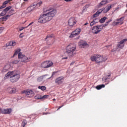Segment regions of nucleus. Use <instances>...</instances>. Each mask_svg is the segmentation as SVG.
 I'll return each instance as SVG.
<instances>
[{
  "label": "nucleus",
  "instance_id": "f257e3e1",
  "mask_svg": "<svg viewBox=\"0 0 127 127\" xmlns=\"http://www.w3.org/2000/svg\"><path fill=\"white\" fill-rule=\"evenodd\" d=\"M10 78V81L11 83H15V82H17L18 80H19V78H20V74L17 73L16 71H8L4 77V80H6V79H8Z\"/></svg>",
  "mask_w": 127,
  "mask_h": 127
},
{
  "label": "nucleus",
  "instance_id": "f03ea898",
  "mask_svg": "<svg viewBox=\"0 0 127 127\" xmlns=\"http://www.w3.org/2000/svg\"><path fill=\"white\" fill-rule=\"evenodd\" d=\"M66 53L70 58L73 57L76 54V47H74L72 45L67 46L66 48Z\"/></svg>",
  "mask_w": 127,
  "mask_h": 127
},
{
  "label": "nucleus",
  "instance_id": "7ed1b4c3",
  "mask_svg": "<svg viewBox=\"0 0 127 127\" xmlns=\"http://www.w3.org/2000/svg\"><path fill=\"white\" fill-rule=\"evenodd\" d=\"M44 12H46L49 15H50L52 17H54L57 13V10L52 8H49Z\"/></svg>",
  "mask_w": 127,
  "mask_h": 127
},
{
  "label": "nucleus",
  "instance_id": "20e7f679",
  "mask_svg": "<svg viewBox=\"0 0 127 127\" xmlns=\"http://www.w3.org/2000/svg\"><path fill=\"white\" fill-rule=\"evenodd\" d=\"M103 30V26L102 25H96L93 27L92 29V32L93 34H98L99 32Z\"/></svg>",
  "mask_w": 127,
  "mask_h": 127
},
{
  "label": "nucleus",
  "instance_id": "39448f33",
  "mask_svg": "<svg viewBox=\"0 0 127 127\" xmlns=\"http://www.w3.org/2000/svg\"><path fill=\"white\" fill-rule=\"evenodd\" d=\"M90 59L91 61H95L96 63H101V62H103L102 56L100 55H95L91 57Z\"/></svg>",
  "mask_w": 127,
  "mask_h": 127
},
{
  "label": "nucleus",
  "instance_id": "423d86ee",
  "mask_svg": "<svg viewBox=\"0 0 127 127\" xmlns=\"http://www.w3.org/2000/svg\"><path fill=\"white\" fill-rule=\"evenodd\" d=\"M18 57L19 59H21V62H23L24 63H25L26 62H27L29 59H30V57H27L26 56L23 55L22 53L20 52L18 55Z\"/></svg>",
  "mask_w": 127,
  "mask_h": 127
},
{
  "label": "nucleus",
  "instance_id": "0eeeda50",
  "mask_svg": "<svg viewBox=\"0 0 127 127\" xmlns=\"http://www.w3.org/2000/svg\"><path fill=\"white\" fill-rule=\"evenodd\" d=\"M52 65H53V62L50 61H46L41 64V67L44 68H49V67H51Z\"/></svg>",
  "mask_w": 127,
  "mask_h": 127
},
{
  "label": "nucleus",
  "instance_id": "6e6552de",
  "mask_svg": "<svg viewBox=\"0 0 127 127\" xmlns=\"http://www.w3.org/2000/svg\"><path fill=\"white\" fill-rule=\"evenodd\" d=\"M80 32H81V29L79 28L76 29L74 31H73L71 33L69 36V38H73V37H75V36L79 35V34H80Z\"/></svg>",
  "mask_w": 127,
  "mask_h": 127
},
{
  "label": "nucleus",
  "instance_id": "1a4fd4ad",
  "mask_svg": "<svg viewBox=\"0 0 127 127\" xmlns=\"http://www.w3.org/2000/svg\"><path fill=\"white\" fill-rule=\"evenodd\" d=\"M111 79V74L107 75L105 77L102 78V82L105 83L106 85H108L111 81H113V79H111V81L110 80Z\"/></svg>",
  "mask_w": 127,
  "mask_h": 127
},
{
  "label": "nucleus",
  "instance_id": "9d476101",
  "mask_svg": "<svg viewBox=\"0 0 127 127\" xmlns=\"http://www.w3.org/2000/svg\"><path fill=\"white\" fill-rule=\"evenodd\" d=\"M127 41V39H123L121 41L119 42L117 45L118 47L123 49L125 47V44Z\"/></svg>",
  "mask_w": 127,
  "mask_h": 127
},
{
  "label": "nucleus",
  "instance_id": "9b49d317",
  "mask_svg": "<svg viewBox=\"0 0 127 127\" xmlns=\"http://www.w3.org/2000/svg\"><path fill=\"white\" fill-rule=\"evenodd\" d=\"M45 16V14L41 15L40 18L38 19V22H39L40 23H46L47 21L46 20V17Z\"/></svg>",
  "mask_w": 127,
  "mask_h": 127
},
{
  "label": "nucleus",
  "instance_id": "f8f14e48",
  "mask_svg": "<svg viewBox=\"0 0 127 127\" xmlns=\"http://www.w3.org/2000/svg\"><path fill=\"white\" fill-rule=\"evenodd\" d=\"M75 24H76V20L75 19V18L73 17H70L68 20V25L70 27H73Z\"/></svg>",
  "mask_w": 127,
  "mask_h": 127
},
{
  "label": "nucleus",
  "instance_id": "ddd939ff",
  "mask_svg": "<svg viewBox=\"0 0 127 127\" xmlns=\"http://www.w3.org/2000/svg\"><path fill=\"white\" fill-rule=\"evenodd\" d=\"M64 82V76H61L59 77H58L55 80V83L56 84H58V85H61V84H62Z\"/></svg>",
  "mask_w": 127,
  "mask_h": 127
},
{
  "label": "nucleus",
  "instance_id": "4468645a",
  "mask_svg": "<svg viewBox=\"0 0 127 127\" xmlns=\"http://www.w3.org/2000/svg\"><path fill=\"white\" fill-rule=\"evenodd\" d=\"M113 0H102L98 4L99 7H101L102 5H104L106 3H109V2H111Z\"/></svg>",
  "mask_w": 127,
  "mask_h": 127
},
{
  "label": "nucleus",
  "instance_id": "2eb2a0df",
  "mask_svg": "<svg viewBox=\"0 0 127 127\" xmlns=\"http://www.w3.org/2000/svg\"><path fill=\"white\" fill-rule=\"evenodd\" d=\"M16 45V42L14 41H11L6 44V47H8V46H15Z\"/></svg>",
  "mask_w": 127,
  "mask_h": 127
},
{
  "label": "nucleus",
  "instance_id": "dca6fc26",
  "mask_svg": "<svg viewBox=\"0 0 127 127\" xmlns=\"http://www.w3.org/2000/svg\"><path fill=\"white\" fill-rule=\"evenodd\" d=\"M47 76H48V74H45L38 77L37 79L38 82H42L43 80H45V79H46Z\"/></svg>",
  "mask_w": 127,
  "mask_h": 127
},
{
  "label": "nucleus",
  "instance_id": "f3484780",
  "mask_svg": "<svg viewBox=\"0 0 127 127\" xmlns=\"http://www.w3.org/2000/svg\"><path fill=\"white\" fill-rule=\"evenodd\" d=\"M11 109L8 108L6 109H2V114L3 115H6L7 114H11Z\"/></svg>",
  "mask_w": 127,
  "mask_h": 127
},
{
  "label": "nucleus",
  "instance_id": "a211bd4d",
  "mask_svg": "<svg viewBox=\"0 0 127 127\" xmlns=\"http://www.w3.org/2000/svg\"><path fill=\"white\" fill-rule=\"evenodd\" d=\"M87 45H88L87 42L81 41L79 43V46L81 48H85V46H87Z\"/></svg>",
  "mask_w": 127,
  "mask_h": 127
},
{
  "label": "nucleus",
  "instance_id": "6ab92c4d",
  "mask_svg": "<svg viewBox=\"0 0 127 127\" xmlns=\"http://www.w3.org/2000/svg\"><path fill=\"white\" fill-rule=\"evenodd\" d=\"M9 90V93L10 94H15L16 93V88L14 87V88H8Z\"/></svg>",
  "mask_w": 127,
  "mask_h": 127
},
{
  "label": "nucleus",
  "instance_id": "aec40b11",
  "mask_svg": "<svg viewBox=\"0 0 127 127\" xmlns=\"http://www.w3.org/2000/svg\"><path fill=\"white\" fill-rule=\"evenodd\" d=\"M45 15L46 17V20H47V21H50V20H52V19L53 18V17L51 16L47 13H45Z\"/></svg>",
  "mask_w": 127,
  "mask_h": 127
},
{
  "label": "nucleus",
  "instance_id": "412c9836",
  "mask_svg": "<svg viewBox=\"0 0 127 127\" xmlns=\"http://www.w3.org/2000/svg\"><path fill=\"white\" fill-rule=\"evenodd\" d=\"M20 51L21 50L20 49H18L15 51V53L13 54V56L12 57V58L15 57V56H17V54H19L20 53Z\"/></svg>",
  "mask_w": 127,
  "mask_h": 127
},
{
  "label": "nucleus",
  "instance_id": "4be33fe9",
  "mask_svg": "<svg viewBox=\"0 0 127 127\" xmlns=\"http://www.w3.org/2000/svg\"><path fill=\"white\" fill-rule=\"evenodd\" d=\"M102 11H103V10H101V11L100 12V11H97L95 13H94L93 16L92 17L93 18H95V17H97V16H99V15H100V13H101V12H102Z\"/></svg>",
  "mask_w": 127,
  "mask_h": 127
},
{
  "label": "nucleus",
  "instance_id": "5701e85b",
  "mask_svg": "<svg viewBox=\"0 0 127 127\" xmlns=\"http://www.w3.org/2000/svg\"><path fill=\"white\" fill-rule=\"evenodd\" d=\"M105 86L106 85L105 84H101L99 85H97L96 87V89H97V90H101V89H102V88H105Z\"/></svg>",
  "mask_w": 127,
  "mask_h": 127
},
{
  "label": "nucleus",
  "instance_id": "b1692460",
  "mask_svg": "<svg viewBox=\"0 0 127 127\" xmlns=\"http://www.w3.org/2000/svg\"><path fill=\"white\" fill-rule=\"evenodd\" d=\"M113 6H115V4H111L109 6H108L106 8V12H108V11H109V10H110V9L112 8V7H113Z\"/></svg>",
  "mask_w": 127,
  "mask_h": 127
},
{
  "label": "nucleus",
  "instance_id": "393cba45",
  "mask_svg": "<svg viewBox=\"0 0 127 127\" xmlns=\"http://www.w3.org/2000/svg\"><path fill=\"white\" fill-rule=\"evenodd\" d=\"M10 16H11V15H6L5 16L0 18V19H2L3 21L7 20L8 18L10 17Z\"/></svg>",
  "mask_w": 127,
  "mask_h": 127
},
{
  "label": "nucleus",
  "instance_id": "a878e982",
  "mask_svg": "<svg viewBox=\"0 0 127 127\" xmlns=\"http://www.w3.org/2000/svg\"><path fill=\"white\" fill-rule=\"evenodd\" d=\"M24 93L25 94H26V95H32V94H34V92L32 91V90L25 91Z\"/></svg>",
  "mask_w": 127,
  "mask_h": 127
},
{
  "label": "nucleus",
  "instance_id": "bb28decb",
  "mask_svg": "<svg viewBox=\"0 0 127 127\" xmlns=\"http://www.w3.org/2000/svg\"><path fill=\"white\" fill-rule=\"evenodd\" d=\"M34 7H35V6H34V5L30 6L28 7L27 8L28 11L29 12H31V11H32V10H33L34 9Z\"/></svg>",
  "mask_w": 127,
  "mask_h": 127
},
{
  "label": "nucleus",
  "instance_id": "cd10ccee",
  "mask_svg": "<svg viewBox=\"0 0 127 127\" xmlns=\"http://www.w3.org/2000/svg\"><path fill=\"white\" fill-rule=\"evenodd\" d=\"M106 19H107V17H104L99 20V22H100V23H104V22L106 21Z\"/></svg>",
  "mask_w": 127,
  "mask_h": 127
},
{
  "label": "nucleus",
  "instance_id": "c85d7f7f",
  "mask_svg": "<svg viewBox=\"0 0 127 127\" xmlns=\"http://www.w3.org/2000/svg\"><path fill=\"white\" fill-rule=\"evenodd\" d=\"M53 37V35H48L46 38V40H50Z\"/></svg>",
  "mask_w": 127,
  "mask_h": 127
},
{
  "label": "nucleus",
  "instance_id": "c756f323",
  "mask_svg": "<svg viewBox=\"0 0 127 127\" xmlns=\"http://www.w3.org/2000/svg\"><path fill=\"white\" fill-rule=\"evenodd\" d=\"M38 89H40L42 91H45L46 90V87L45 86H39Z\"/></svg>",
  "mask_w": 127,
  "mask_h": 127
},
{
  "label": "nucleus",
  "instance_id": "7c9ffc66",
  "mask_svg": "<svg viewBox=\"0 0 127 127\" xmlns=\"http://www.w3.org/2000/svg\"><path fill=\"white\" fill-rule=\"evenodd\" d=\"M10 8H11V6H9L8 7H6L5 9H4L3 10L5 11L7 13V11H8L9 10V9H10Z\"/></svg>",
  "mask_w": 127,
  "mask_h": 127
},
{
  "label": "nucleus",
  "instance_id": "2f4dec72",
  "mask_svg": "<svg viewBox=\"0 0 127 127\" xmlns=\"http://www.w3.org/2000/svg\"><path fill=\"white\" fill-rule=\"evenodd\" d=\"M58 71H54V72H53L51 76L49 77V78H48L47 80H50V79H51V78H52V77H53V76L54 75H55V74H56V73H58Z\"/></svg>",
  "mask_w": 127,
  "mask_h": 127
},
{
  "label": "nucleus",
  "instance_id": "473e14b6",
  "mask_svg": "<svg viewBox=\"0 0 127 127\" xmlns=\"http://www.w3.org/2000/svg\"><path fill=\"white\" fill-rule=\"evenodd\" d=\"M116 20H120L119 22L121 23V22H122V21H124V20H125V17L123 16L121 18H120V19H117Z\"/></svg>",
  "mask_w": 127,
  "mask_h": 127
},
{
  "label": "nucleus",
  "instance_id": "72a5a7b5",
  "mask_svg": "<svg viewBox=\"0 0 127 127\" xmlns=\"http://www.w3.org/2000/svg\"><path fill=\"white\" fill-rule=\"evenodd\" d=\"M6 14V12L4 10H2V12L0 13V15L1 16H4Z\"/></svg>",
  "mask_w": 127,
  "mask_h": 127
},
{
  "label": "nucleus",
  "instance_id": "f704fd0d",
  "mask_svg": "<svg viewBox=\"0 0 127 127\" xmlns=\"http://www.w3.org/2000/svg\"><path fill=\"white\" fill-rule=\"evenodd\" d=\"M35 99H36V100H41L43 98L42 96L39 95L38 96H35Z\"/></svg>",
  "mask_w": 127,
  "mask_h": 127
},
{
  "label": "nucleus",
  "instance_id": "c9c22d12",
  "mask_svg": "<svg viewBox=\"0 0 127 127\" xmlns=\"http://www.w3.org/2000/svg\"><path fill=\"white\" fill-rule=\"evenodd\" d=\"M19 61L17 60H14L11 62L12 64H18Z\"/></svg>",
  "mask_w": 127,
  "mask_h": 127
},
{
  "label": "nucleus",
  "instance_id": "e433bc0d",
  "mask_svg": "<svg viewBox=\"0 0 127 127\" xmlns=\"http://www.w3.org/2000/svg\"><path fill=\"white\" fill-rule=\"evenodd\" d=\"M41 4H42V1H40L39 2H38L37 4H36V6L37 7L40 6V5H41Z\"/></svg>",
  "mask_w": 127,
  "mask_h": 127
},
{
  "label": "nucleus",
  "instance_id": "4c0bfd02",
  "mask_svg": "<svg viewBox=\"0 0 127 127\" xmlns=\"http://www.w3.org/2000/svg\"><path fill=\"white\" fill-rule=\"evenodd\" d=\"M102 62H105V61H107L108 58H107V57H103L102 56Z\"/></svg>",
  "mask_w": 127,
  "mask_h": 127
},
{
  "label": "nucleus",
  "instance_id": "58836bf2",
  "mask_svg": "<svg viewBox=\"0 0 127 127\" xmlns=\"http://www.w3.org/2000/svg\"><path fill=\"white\" fill-rule=\"evenodd\" d=\"M97 23V22H95V21H93L90 23V26H93V25H95Z\"/></svg>",
  "mask_w": 127,
  "mask_h": 127
},
{
  "label": "nucleus",
  "instance_id": "ea45409f",
  "mask_svg": "<svg viewBox=\"0 0 127 127\" xmlns=\"http://www.w3.org/2000/svg\"><path fill=\"white\" fill-rule=\"evenodd\" d=\"M102 26V29L104 28V27H105V26H107V25H109V24L107 22H106V23L104 24L100 25Z\"/></svg>",
  "mask_w": 127,
  "mask_h": 127
},
{
  "label": "nucleus",
  "instance_id": "a19ab883",
  "mask_svg": "<svg viewBox=\"0 0 127 127\" xmlns=\"http://www.w3.org/2000/svg\"><path fill=\"white\" fill-rule=\"evenodd\" d=\"M19 37L20 38H23V37H24V35H23V33H21L19 35Z\"/></svg>",
  "mask_w": 127,
  "mask_h": 127
},
{
  "label": "nucleus",
  "instance_id": "79ce46f5",
  "mask_svg": "<svg viewBox=\"0 0 127 127\" xmlns=\"http://www.w3.org/2000/svg\"><path fill=\"white\" fill-rule=\"evenodd\" d=\"M93 21H94V22H97V23H98V22H99V21H100V20H99V18H95L93 20Z\"/></svg>",
  "mask_w": 127,
  "mask_h": 127
},
{
  "label": "nucleus",
  "instance_id": "37998d69",
  "mask_svg": "<svg viewBox=\"0 0 127 127\" xmlns=\"http://www.w3.org/2000/svg\"><path fill=\"white\" fill-rule=\"evenodd\" d=\"M8 2H10V0H6L3 3H4V4H7V3H8Z\"/></svg>",
  "mask_w": 127,
  "mask_h": 127
},
{
  "label": "nucleus",
  "instance_id": "c03bdc74",
  "mask_svg": "<svg viewBox=\"0 0 127 127\" xmlns=\"http://www.w3.org/2000/svg\"><path fill=\"white\" fill-rule=\"evenodd\" d=\"M64 106H65V105L64 104H63L62 106L59 107V108L57 110V111H59V110H60L61 108H63V107H64Z\"/></svg>",
  "mask_w": 127,
  "mask_h": 127
},
{
  "label": "nucleus",
  "instance_id": "a18cd8bd",
  "mask_svg": "<svg viewBox=\"0 0 127 127\" xmlns=\"http://www.w3.org/2000/svg\"><path fill=\"white\" fill-rule=\"evenodd\" d=\"M42 97L43 99H47V98H48V95H44Z\"/></svg>",
  "mask_w": 127,
  "mask_h": 127
},
{
  "label": "nucleus",
  "instance_id": "49530a36",
  "mask_svg": "<svg viewBox=\"0 0 127 127\" xmlns=\"http://www.w3.org/2000/svg\"><path fill=\"white\" fill-rule=\"evenodd\" d=\"M25 28V27H21L20 29H19V31H21L22 30H23V29Z\"/></svg>",
  "mask_w": 127,
  "mask_h": 127
},
{
  "label": "nucleus",
  "instance_id": "de8ad7c7",
  "mask_svg": "<svg viewBox=\"0 0 127 127\" xmlns=\"http://www.w3.org/2000/svg\"><path fill=\"white\" fill-rule=\"evenodd\" d=\"M25 125H26L25 123L23 122V123L21 124V126H22V127H25Z\"/></svg>",
  "mask_w": 127,
  "mask_h": 127
},
{
  "label": "nucleus",
  "instance_id": "09e8293b",
  "mask_svg": "<svg viewBox=\"0 0 127 127\" xmlns=\"http://www.w3.org/2000/svg\"><path fill=\"white\" fill-rule=\"evenodd\" d=\"M2 6L4 7H6V4H4V3H2Z\"/></svg>",
  "mask_w": 127,
  "mask_h": 127
},
{
  "label": "nucleus",
  "instance_id": "8fccbe9b",
  "mask_svg": "<svg viewBox=\"0 0 127 127\" xmlns=\"http://www.w3.org/2000/svg\"><path fill=\"white\" fill-rule=\"evenodd\" d=\"M32 24H33V22H32L30 23H29V25L27 26V27H28V26H30V25H32Z\"/></svg>",
  "mask_w": 127,
  "mask_h": 127
},
{
  "label": "nucleus",
  "instance_id": "3c124183",
  "mask_svg": "<svg viewBox=\"0 0 127 127\" xmlns=\"http://www.w3.org/2000/svg\"><path fill=\"white\" fill-rule=\"evenodd\" d=\"M120 22H115V25H118V24H119Z\"/></svg>",
  "mask_w": 127,
  "mask_h": 127
},
{
  "label": "nucleus",
  "instance_id": "603ef678",
  "mask_svg": "<svg viewBox=\"0 0 127 127\" xmlns=\"http://www.w3.org/2000/svg\"><path fill=\"white\" fill-rule=\"evenodd\" d=\"M112 19H110L108 20V21H107V22H108V23L109 24V23H110V22H111L112 21Z\"/></svg>",
  "mask_w": 127,
  "mask_h": 127
},
{
  "label": "nucleus",
  "instance_id": "864d4df0",
  "mask_svg": "<svg viewBox=\"0 0 127 127\" xmlns=\"http://www.w3.org/2000/svg\"><path fill=\"white\" fill-rule=\"evenodd\" d=\"M50 114V113L47 112V113H43V115H49Z\"/></svg>",
  "mask_w": 127,
  "mask_h": 127
},
{
  "label": "nucleus",
  "instance_id": "5fc2aeb1",
  "mask_svg": "<svg viewBox=\"0 0 127 127\" xmlns=\"http://www.w3.org/2000/svg\"><path fill=\"white\" fill-rule=\"evenodd\" d=\"M74 63H75V62H72L71 63H70V65H74Z\"/></svg>",
  "mask_w": 127,
  "mask_h": 127
},
{
  "label": "nucleus",
  "instance_id": "6e6d98bb",
  "mask_svg": "<svg viewBox=\"0 0 127 127\" xmlns=\"http://www.w3.org/2000/svg\"><path fill=\"white\" fill-rule=\"evenodd\" d=\"M0 114H2V109L0 108Z\"/></svg>",
  "mask_w": 127,
  "mask_h": 127
},
{
  "label": "nucleus",
  "instance_id": "4d7b16f0",
  "mask_svg": "<svg viewBox=\"0 0 127 127\" xmlns=\"http://www.w3.org/2000/svg\"><path fill=\"white\" fill-rule=\"evenodd\" d=\"M71 0H64V1H66L67 2H68L69 1H71Z\"/></svg>",
  "mask_w": 127,
  "mask_h": 127
},
{
  "label": "nucleus",
  "instance_id": "13d9d810",
  "mask_svg": "<svg viewBox=\"0 0 127 127\" xmlns=\"http://www.w3.org/2000/svg\"><path fill=\"white\" fill-rule=\"evenodd\" d=\"M2 8H4L2 6V5L1 6H0V9H2Z\"/></svg>",
  "mask_w": 127,
  "mask_h": 127
},
{
  "label": "nucleus",
  "instance_id": "bf43d9fd",
  "mask_svg": "<svg viewBox=\"0 0 127 127\" xmlns=\"http://www.w3.org/2000/svg\"><path fill=\"white\" fill-rule=\"evenodd\" d=\"M33 116V115H32L31 116H29V118H30V119H31V118H32Z\"/></svg>",
  "mask_w": 127,
  "mask_h": 127
},
{
  "label": "nucleus",
  "instance_id": "052dcab7",
  "mask_svg": "<svg viewBox=\"0 0 127 127\" xmlns=\"http://www.w3.org/2000/svg\"><path fill=\"white\" fill-rule=\"evenodd\" d=\"M87 24H88V22H86L84 24V25H87Z\"/></svg>",
  "mask_w": 127,
  "mask_h": 127
},
{
  "label": "nucleus",
  "instance_id": "680f3d73",
  "mask_svg": "<svg viewBox=\"0 0 127 127\" xmlns=\"http://www.w3.org/2000/svg\"><path fill=\"white\" fill-rule=\"evenodd\" d=\"M64 59H68L67 57L64 58Z\"/></svg>",
  "mask_w": 127,
  "mask_h": 127
},
{
  "label": "nucleus",
  "instance_id": "e2e57ef3",
  "mask_svg": "<svg viewBox=\"0 0 127 127\" xmlns=\"http://www.w3.org/2000/svg\"><path fill=\"white\" fill-rule=\"evenodd\" d=\"M1 32V28L0 27V33Z\"/></svg>",
  "mask_w": 127,
  "mask_h": 127
},
{
  "label": "nucleus",
  "instance_id": "0e129e2a",
  "mask_svg": "<svg viewBox=\"0 0 127 127\" xmlns=\"http://www.w3.org/2000/svg\"><path fill=\"white\" fill-rule=\"evenodd\" d=\"M53 101H56V99L55 98H54V99H53Z\"/></svg>",
  "mask_w": 127,
  "mask_h": 127
},
{
  "label": "nucleus",
  "instance_id": "69168bd1",
  "mask_svg": "<svg viewBox=\"0 0 127 127\" xmlns=\"http://www.w3.org/2000/svg\"><path fill=\"white\" fill-rule=\"evenodd\" d=\"M24 0V1H27V0Z\"/></svg>",
  "mask_w": 127,
  "mask_h": 127
},
{
  "label": "nucleus",
  "instance_id": "338daca9",
  "mask_svg": "<svg viewBox=\"0 0 127 127\" xmlns=\"http://www.w3.org/2000/svg\"><path fill=\"white\" fill-rule=\"evenodd\" d=\"M11 10L12 11H13V9H11Z\"/></svg>",
  "mask_w": 127,
  "mask_h": 127
},
{
  "label": "nucleus",
  "instance_id": "774afa93",
  "mask_svg": "<svg viewBox=\"0 0 127 127\" xmlns=\"http://www.w3.org/2000/svg\"><path fill=\"white\" fill-rule=\"evenodd\" d=\"M117 21H118V22H119L120 20H117Z\"/></svg>",
  "mask_w": 127,
  "mask_h": 127
}]
</instances>
